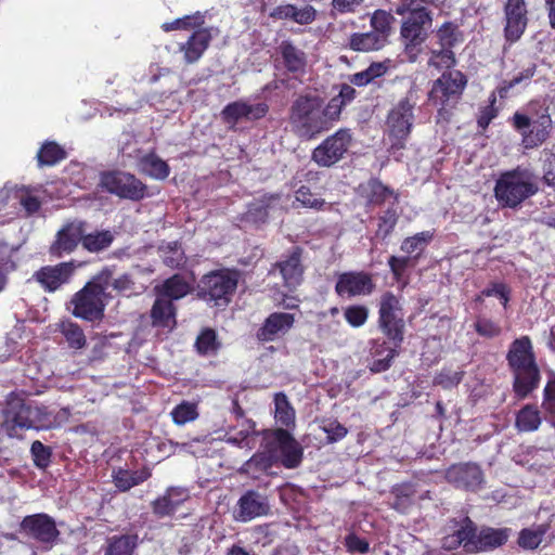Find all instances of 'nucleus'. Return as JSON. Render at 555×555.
<instances>
[{"label":"nucleus","mask_w":555,"mask_h":555,"mask_svg":"<svg viewBox=\"0 0 555 555\" xmlns=\"http://www.w3.org/2000/svg\"><path fill=\"white\" fill-rule=\"evenodd\" d=\"M83 227V222L75 221L61 229L57 232L55 242L50 247L51 254L62 257L64 254L72 253L79 242L82 243Z\"/></svg>","instance_id":"22"},{"label":"nucleus","mask_w":555,"mask_h":555,"mask_svg":"<svg viewBox=\"0 0 555 555\" xmlns=\"http://www.w3.org/2000/svg\"><path fill=\"white\" fill-rule=\"evenodd\" d=\"M539 190L537 177L527 168L517 167L501 173L496 180L494 195L498 202L515 208Z\"/></svg>","instance_id":"6"},{"label":"nucleus","mask_w":555,"mask_h":555,"mask_svg":"<svg viewBox=\"0 0 555 555\" xmlns=\"http://www.w3.org/2000/svg\"><path fill=\"white\" fill-rule=\"evenodd\" d=\"M375 284L369 273L345 272L338 276L335 291L340 297H356L370 295Z\"/></svg>","instance_id":"15"},{"label":"nucleus","mask_w":555,"mask_h":555,"mask_svg":"<svg viewBox=\"0 0 555 555\" xmlns=\"http://www.w3.org/2000/svg\"><path fill=\"white\" fill-rule=\"evenodd\" d=\"M346 321L353 327L362 326L369 317V310L364 306H349L344 311Z\"/></svg>","instance_id":"54"},{"label":"nucleus","mask_w":555,"mask_h":555,"mask_svg":"<svg viewBox=\"0 0 555 555\" xmlns=\"http://www.w3.org/2000/svg\"><path fill=\"white\" fill-rule=\"evenodd\" d=\"M101 185L121 198L140 201L145 196L146 186L135 176L125 171H109L101 176Z\"/></svg>","instance_id":"10"},{"label":"nucleus","mask_w":555,"mask_h":555,"mask_svg":"<svg viewBox=\"0 0 555 555\" xmlns=\"http://www.w3.org/2000/svg\"><path fill=\"white\" fill-rule=\"evenodd\" d=\"M385 43L386 41L383 39V35L375 34L374 31L353 34L349 41L351 49L361 52L379 50Z\"/></svg>","instance_id":"33"},{"label":"nucleus","mask_w":555,"mask_h":555,"mask_svg":"<svg viewBox=\"0 0 555 555\" xmlns=\"http://www.w3.org/2000/svg\"><path fill=\"white\" fill-rule=\"evenodd\" d=\"M263 452L255 454L249 464L269 468L281 463L286 468H296L302 460V448L285 429L267 430L263 436Z\"/></svg>","instance_id":"2"},{"label":"nucleus","mask_w":555,"mask_h":555,"mask_svg":"<svg viewBox=\"0 0 555 555\" xmlns=\"http://www.w3.org/2000/svg\"><path fill=\"white\" fill-rule=\"evenodd\" d=\"M149 477L150 473L145 469L135 472L119 469L113 475L115 486L121 491H127L132 487L140 485Z\"/></svg>","instance_id":"36"},{"label":"nucleus","mask_w":555,"mask_h":555,"mask_svg":"<svg viewBox=\"0 0 555 555\" xmlns=\"http://www.w3.org/2000/svg\"><path fill=\"white\" fill-rule=\"evenodd\" d=\"M412 98L413 93L410 91L388 114L387 125L390 134L399 141L405 140L411 132L414 121L413 109L416 105Z\"/></svg>","instance_id":"12"},{"label":"nucleus","mask_w":555,"mask_h":555,"mask_svg":"<svg viewBox=\"0 0 555 555\" xmlns=\"http://www.w3.org/2000/svg\"><path fill=\"white\" fill-rule=\"evenodd\" d=\"M294 322L295 318L292 313H271L258 331L257 336L262 341H273L284 336L293 327Z\"/></svg>","instance_id":"23"},{"label":"nucleus","mask_w":555,"mask_h":555,"mask_svg":"<svg viewBox=\"0 0 555 555\" xmlns=\"http://www.w3.org/2000/svg\"><path fill=\"white\" fill-rule=\"evenodd\" d=\"M512 125L520 133L525 147L533 149L547 140L553 120L545 102L532 101L513 115Z\"/></svg>","instance_id":"4"},{"label":"nucleus","mask_w":555,"mask_h":555,"mask_svg":"<svg viewBox=\"0 0 555 555\" xmlns=\"http://www.w3.org/2000/svg\"><path fill=\"white\" fill-rule=\"evenodd\" d=\"M295 198L306 208L321 209L325 205L324 199L312 194L310 189L305 185L296 191Z\"/></svg>","instance_id":"52"},{"label":"nucleus","mask_w":555,"mask_h":555,"mask_svg":"<svg viewBox=\"0 0 555 555\" xmlns=\"http://www.w3.org/2000/svg\"><path fill=\"white\" fill-rule=\"evenodd\" d=\"M30 403L12 400L9 403L3 427L10 437H18V430L29 429Z\"/></svg>","instance_id":"24"},{"label":"nucleus","mask_w":555,"mask_h":555,"mask_svg":"<svg viewBox=\"0 0 555 555\" xmlns=\"http://www.w3.org/2000/svg\"><path fill=\"white\" fill-rule=\"evenodd\" d=\"M160 257L166 266L178 268L184 262V251L177 242H170L159 247Z\"/></svg>","instance_id":"42"},{"label":"nucleus","mask_w":555,"mask_h":555,"mask_svg":"<svg viewBox=\"0 0 555 555\" xmlns=\"http://www.w3.org/2000/svg\"><path fill=\"white\" fill-rule=\"evenodd\" d=\"M39 165L52 166L65 157V152L53 142L46 143L37 154Z\"/></svg>","instance_id":"45"},{"label":"nucleus","mask_w":555,"mask_h":555,"mask_svg":"<svg viewBox=\"0 0 555 555\" xmlns=\"http://www.w3.org/2000/svg\"><path fill=\"white\" fill-rule=\"evenodd\" d=\"M175 493H176V490L171 489V490H169L167 492L166 495H164L163 498L157 499L153 503V511H154V513L159 515V516H166V515H169L172 512H175L177 506L183 500V499L173 500L172 496H173Z\"/></svg>","instance_id":"50"},{"label":"nucleus","mask_w":555,"mask_h":555,"mask_svg":"<svg viewBox=\"0 0 555 555\" xmlns=\"http://www.w3.org/2000/svg\"><path fill=\"white\" fill-rule=\"evenodd\" d=\"M323 430L326 433L327 439L331 442L338 441L347 435L346 427L336 421L328 422L327 424H325L323 426Z\"/></svg>","instance_id":"62"},{"label":"nucleus","mask_w":555,"mask_h":555,"mask_svg":"<svg viewBox=\"0 0 555 555\" xmlns=\"http://www.w3.org/2000/svg\"><path fill=\"white\" fill-rule=\"evenodd\" d=\"M269 511L268 498L257 491L249 490L238 499L234 516L236 520L246 522L267 515Z\"/></svg>","instance_id":"17"},{"label":"nucleus","mask_w":555,"mask_h":555,"mask_svg":"<svg viewBox=\"0 0 555 555\" xmlns=\"http://www.w3.org/2000/svg\"><path fill=\"white\" fill-rule=\"evenodd\" d=\"M170 414L177 425H184L198 416L196 404L186 401L177 405Z\"/></svg>","instance_id":"48"},{"label":"nucleus","mask_w":555,"mask_h":555,"mask_svg":"<svg viewBox=\"0 0 555 555\" xmlns=\"http://www.w3.org/2000/svg\"><path fill=\"white\" fill-rule=\"evenodd\" d=\"M440 48L451 49L457 41L456 27L451 23L443 24L437 31Z\"/></svg>","instance_id":"55"},{"label":"nucleus","mask_w":555,"mask_h":555,"mask_svg":"<svg viewBox=\"0 0 555 555\" xmlns=\"http://www.w3.org/2000/svg\"><path fill=\"white\" fill-rule=\"evenodd\" d=\"M114 240V235L111 231H96L93 233H82V246L92 253L101 251L107 248Z\"/></svg>","instance_id":"39"},{"label":"nucleus","mask_w":555,"mask_h":555,"mask_svg":"<svg viewBox=\"0 0 555 555\" xmlns=\"http://www.w3.org/2000/svg\"><path fill=\"white\" fill-rule=\"evenodd\" d=\"M371 25L375 34L383 35V39L387 41L390 29V15L385 11H376L372 18Z\"/></svg>","instance_id":"56"},{"label":"nucleus","mask_w":555,"mask_h":555,"mask_svg":"<svg viewBox=\"0 0 555 555\" xmlns=\"http://www.w3.org/2000/svg\"><path fill=\"white\" fill-rule=\"evenodd\" d=\"M17 196L20 198L21 205L24 207L28 215L38 211L40 208L39 199L30 195L27 191L22 190Z\"/></svg>","instance_id":"63"},{"label":"nucleus","mask_w":555,"mask_h":555,"mask_svg":"<svg viewBox=\"0 0 555 555\" xmlns=\"http://www.w3.org/2000/svg\"><path fill=\"white\" fill-rule=\"evenodd\" d=\"M267 209L268 206L262 204V202L253 203L248 208L247 218L255 222L264 221L268 216Z\"/></svg>","instance_id":"64"},{"label":"nucleus","mask_w":555,"mask_h":555,"mask_svg":"<svg viewBox=\"0 0 555 555\" xmlns=\"http://www.w3.org/2000/svg\"><path fill=\"white\" fill-rule=\"evenodd\" d=\"M56 418L46 406L30 404L29 429H48L56 426Z\"/></svg>","instance_id":"38"},{"label":"nucleus","mask_w":555,"mask_h":555,"mask_svg":"<svg viewBox=\"0 0 555 555\" xmlns=\"http://www.w3.org/2000/svg\"><path fill=\"white\" fill-rule=\"evenodd\" d=\"M221 344L217 334L211 328H205L197 336L195 341L196 350L202 356H214L219 350Z\"/></svg>","instance_id":"40"},{"label":"nucleus","mask_w":555,"mask_h":555,"mask_svg":"<svg viewBox=\"0 0 555 555\" xmlns=\"http://www.w3.org/2000/svg\"><path fill=\"white\" fill-rule=\"evenodd\" d=\"M506 359L514 375V390L520 398H525L540 382V371L530 338L522 336L515 339L509 346Z\"/></svg>","instance_id":"3"},{"label":"nucleus","mask_w":555,"mask_h":555,"mask_svg":"<svg viewBox=\"0 0 555 555\" xmlns=\"http://www.w3.org/2000/svg\"><path fill=\"white\" fill-rule=\"evenodd\" d=\"M476 332L483 337L492 338L501 334V327L489 319H478L475 323Z\"/></svg>","instance_id":"58"},{"label":"nucleus","mask_w":555,"mask_h":555,"mask_svg":"<svg viewBox=\"0 0 555 555\" xmlns=\"http://www.w3.org/2000/svg\"><path fill=\"white\" fill-rule=\"evenodd\" d=\"M275 420L282 425L289 426L295 421V412L284 393H278L274 400Z\"/></svg>","instance_id":"43"},{"label":"nucleus","mask_w":555,"mask_h":555,"mask_svg":"<svg viewBox=\"0 0 555 555\" xmlns=\"http://www.w3.org/2000/svg\"><path fill=\"white\" fill-rule=\"evenodd\" d=\"M537 65L530 64L528 67L520 70L509 81H504L499 88L498 93L501 98L507 96L508 91L520 83H527L535 74Z\"/></svg>","instance_id":"46"},{"label":"nucleus","mask_w":555,"mask_h":555,"mask_svg":"<svg viewBox=\"0 0 555 555\" xmlns=\"http://www.w3.org/2000/svg\"><path fill=\"white\" fill-rule=\"evenodd\" d=\"M389 61L372 63L367 68L349 76V82L364 87L376 78L384 76L389 69Z\"/></svg>","instance_id":"35"},{"label":"nucleus","mask_w":555,"mask_h":555,"mask_svg":"<svg viewBox=\"0 0 555 555\" xmlns=\"http://www.w3.org/2000/svg\"><path fill=\"white\" fill-rule=\"evenodd\" d=\"M138 167L142 173L157 180H164L169 175V166L154 153L141 157Z\"/></svg>","instance_id":"31"},{"label":"nucleus","mask_w":555,"mask_h":555,"mask_svg":"<svg viewBox=\"0 0 555 555\" xmlns=\"http://www.w3.org/2000/svg\"><path fill=\"white\" fill-rule=\"evenodd\" d=\"M428 232L417 233L412 237H408L403 241L401 249L406 254L421 253L430 240Z\"/></svg>","instance_id":"53"},{"label":"nucleus","mask_w":555,"mask_h":555,"mask_svg":"<svg viewBox=\"0 0 555 555\" xmlns=\"http://www.w3.org/2000/svg\"><path fill=\"white\" fill-rule=\"evenodd\" d=\"M211 40L209 29L202 28L193 33L189 40L181 44L180 51L184 53L186 63L192 64L201 59Z\"/></svg>","instance_id":"25"},{"label":"nucleus","mask_w":555,"mask_h":555,"mask_svg":"<svg viewBox=\"0 0 555 555\" xmlns=\"http://www.w3.org/2000/svg\"><path fill=\"white\" fill-rule=\"evenodd\" d=\"M192 286L189 281L179 274L167 279L160 286H156L157 296L172 300H178L186 296Z\"/></svg>","instance_id":"26"},{"label":"nucleus","mask_w":555,"mask_h":555,"mask_svg":"<svg viewBox=\"0 0 555 555\" xmlns=\"http://www.w3.org/2000/svg\"><path fill=\"white\" fill-rule=\"evenodd\" d=\"M356 93L354 88L350 85H341L338 95L331 99L327 103V113L332 118H335V120L338 119L343 107L354 100Z\"/></svg>","instance_id":"37"},{"label":"nucleus","mask_w":555,"mask_h":555,"mask_svg":"<svg viewBox=\"0 0 555 555\" xmlns=\"http://www.w3.org/2000/svg\"><path fill=\"white\" fill-rule=\"evenodd\" d=\"M61 332L72 348L80 349L86 345L85 334L76 323L63 322L61 324Z\"/></svg>","instance_id":"47"},{"label":"nucleus","mask_w":555,"mask_h":555,"mask_svg":"<svg viewBox=\"0 0 555 555\" xmlns=\"http://www.w3.org/2000/svg\"><path fill=\"white\" fill-rule=\"evenodd\" d=\"M237 285L236 274L227 270L214 271L203 276L198 295L217 306L227 305Z\"/></svg>","instance_id":"8"},{"label":"nucleus","mask_w":555,"mask_h":555,"mask_svg":"<svg viewBox=\"0 0 555 555\" xmlns=\"http://www.w3.org/2000/svg\"><path fill=\"white\" fill-rule=\"evenodd\" d=\"M74 261L61 262L55 266H47L38 270L34 278L36 281L48 292H54L60 288L63 284L69 282L76 268Z\"/></svg>","instance_id":"16"},{"label":"nucleus","mask_w":555,"mask_h":555,"mask_svg":"<svg viewBox=\"0 0 555 555\" xmlns=\"http://www.w3.org/2000/svg\"><path fill=\"white\" fill-rule=\"evenodd\" d=\"M151 317L153 324L156 326L172 328L176 324L172 302L159 296H157L152 307Z\"/></svg>","instance_id":"28"},{"label":"nucleus","mask_w":555,"mask_h":555,"mask_svg":"<svg viewBox=\"0 0 555 555\" xmlns=\"http://www.w3.org/2000/svg\"><path fill=\"white\" fill-rule=\"evenodd\" d=\"M108 286H112L116 292L126 294L127 296L137 295L144 291L143 285H137L129 274H121L114 278L112 271V281Z\"/></svg>","instance_id":"44"},{"label":"nucleus","mask_w":555,"mask_h":555,"mask_svg":"<svg viewBox=\"0 0 555 555\" xmlns=\"http://www.w3.org/2000/svg\"><path fill=\"white\" fill-rule=\"evenodd\" d=\"M548 528V525L540 524L520 530L517 539L518 546L526 551L537 550L543 542Z\"/></svg>","instance_id":"30"},{"label":"nucleus","mask_w":555,"mask_h":555,"mask_svg":"<svg viewBox=\"0 0 555 555\" xmlns=\"http://www.w3.org/2000/svg\"><path fill=\"white\" fill-rule=\"evenodd\" d=\"M470 533V519L464 518L459 528L454 530L452 534L443 538L442 546L446 550H454L462 545L465 550V543L469 540Z\"/></svg>","instance_id":"41"},{"label":"nucleus","mask_w":555,"mask_h":555,"mask_svg":"<svg viewBox=\"0 0 555 555\" xmlns=\"http://www.w3.org/2000/svg\"><path fill=\"white\" fill-rule=\"evenodd\" d=\"M334 120L319 95H299L289 108L292 130L305 140H311L328 130Z\"/></svg>","instance_id":"1"},{"label":"nucleus","mask_w":555,"mask_h":555,"mask_svg":"<svg viewBox=\"0 0 555 555\" xmlns=\"http://www.w3.org/2000/svg\"><path fill=\"white\" fill-rule=\"evenodd\" d=\"M112 281V269L99 272L70 301L72 313L87 321L101 320L104 315L106 289Z\"/></svg>","instance_id":"5"},{"label":"nucleus","mask_w":555,"mask_h":555,"mask_svg":"<svg viewBox=\"0 0 555 555\" xmlns=\"http://www.w3.org/2000/svg\"><path fill=\"white\" fill-rule=\"evenodd\" d=\"M350 143L349 130L339 129L313 150L312 159L322 167H331L343 158Z\"/></svg>","instance_id":"11"},{"label":"nucleus","mask_w":555,"mask_h":555,"mask_svg":"<svg viewBox=\"0 0 555 555\" xmlns=\"http://www.w3.org/2000/svg\"><path fill=\"white\" fill-rule=\"evenodd\" d=\"M447 480L456 488L476 491L483 482V474L476 464L465 463L451 466L446 473Z\"/></svg>","instance_id":"19"},{"label":"nucleus","mask_w":555,"mask_h":555,"mask_svg":"<svg viewBox=\"0 0 555 555\" xmlns=\"http://www.w3.org/2000/svg\"><path fill=\"white\" fill-rule=\"evenodd\" d=\"M505 35L509 41L520 38L527 26V9L524 0H507L505 5Z\"/></svg>","instance_id":"21"},{"label":"nucleus","mask_w":555,"mask_h":555,"mask_svg":"<svg viewBox=\"0 0 555 555\" xmlns=\"http://www.w3.org/2000/svg\"><path fill=\"white\" fill-rule=\"evenodd\" d=\"M266 103L251 104L246 101H235L228 104L221 112L222 119L234 127L240 120H257L268 113Z\"/></svg>","instance_id":"18"},{"label":"nucleus","mask_w":555,"mask_h":555,"mask_svg":"<svg viewBox=\"0 0 555 555\" xmlns=\"http://www.w3.org/2000/svg\"><path fill=\"white\" fill-rule=\"evenodd\" d=\"M21 529L28 537L50 545L54 544L60 535L54 519L47 514H34L24 517Z\"/></svg>","instance_id":"14"},{"label":"nucleus","mask_w":555,"mask_h":555,"mask_svg":"<svg viewBox=\"0 0 555 555\" xmlns=\"http://www.w3.org/2000/svg\"><path fill=\"white\" fill-rule=\"evenodd\" d=\"M430 26L431 18L427 11H416L409 15L401 26V36L406 47L421 44L426 39Z\"/></svg>","instance_id":"20"},{"label":"nucleus","mask_w":555,"mask_h":555,"mask_svg":"<svg viewBox=\"0 0 555 555\" xmlns=\"http://www.w3.org/2000/svg\"><path fill=\"white\" fill-rule=\"evenodd\" d=\"M285 68L293 74H301L307 65L306 54L288 41H283L279 47Z\"/></svg>","instance_id":"27"},{"label":"nucleus","mask_w":555,"mask_h":555,"mask_svg":"<svg viewBox=\"0 0 555 555\" xmlns=\"http://www.w3.org/2000/svg\"><path fill=\"white\" fill-rule=\"evenodd\" d=\"M278 267L286 286L296 287L301 282L304 270L300 264L299 253L294 251L287 259L281 261Z\"/></svg>","instance_id":"29"},{"label":"nucleus","mask_w":555,"mask_h":555,"mask_svg":"<svg viewBox=\"0 0 555 555\" xmlns=\"http://www.w3.org/2000/svg\"><path fill=\"white\" fill-rule=\"evenodd\" d=\"M462 377V372L446 371L441 372L438 376L435 377V384L440 385L443 388H451L460 384Z\"/></svg>","instance_id":"60"},{"label":"nucleus","mask_w":555,"mask_h":555,"mask_svg":"<svg viewBox=\"0 0 555 555\" xmlns=\"http://www.w3.org/2000/svg\"><path fill=\"white\" fill-rule=\"evenodd\" d=\"M137 545V535H114L107 540L104 555H132Z\"/></svg>","instance_id":"32"},{"label":"nucleus","mask_w":555,"mask_h":555,"mask_svg":"<svg viewBox=\"0 0 555 555\" xmlns=\"http://www.w3.org/2000/svg\"><path fill=\"white\" fill-rule=\"evenodd\" d=\"M430 66L436 68H450L455 64L454 53L451 49L440 48L439 50H433L431 56L428 61Z\"/></svg>","instance_id":"51"},{"label":"nucleus","mask_w":555,"mask_h":555,"mask_svg":"<svg viewBox=\"0 0 555 555\" xmlns=\"http://www.w3.org/2000/svg\"><path fill=\"white\" fill-rule=\"evenodd\" d=\"M423 3L424 0H400L395 11L399 15H412L416 11H426Z\"/></svg>","instance_id":"61"},{"label":"nucleus","mask_w":555,"mask_h":555,"mask_svg":"<svg viewBox=\"0 0 555 555\" xmlns=\"http://www.w3.org/2000/svg\"><path fill=\"white\" fill-rule=\"evenodd\" d=\"M541 422L539 409L535 405L527 404L518 411L515 425L519 431L530 433L537 430Z\"/></svg>","instance_id":"34"},{"label":"nucleus","mask_w":555,"mask_h":555,"mask_svg":"<svg viewBox=\"0 0 555 555\" xmlns=\"http://www.w3.org/2000/svg\"><path fill=\"white\" fill-rule=\"evenodd\" d=\"M30 451L36 466L40 468L48 466L51 455L49 448L43 446L40 441L36 440L33 442Z\"/></svg>","instance_id":"57"},{"label":"nucleus","mask_w":555,"mask_h":555,"mask_svg":"<svg viewBox=\"0 0 555 555\" xmlns=\"http://www.w3.org/2000/svg\"><path fill=\"white\" fill-rule=\"evenodd\" d=\"M543 406L551 414V422L555 426V380L548 382L545 386Z\"/></svg>","instance_id":"59"},{"label":"nucleus","mask_w":555,"mask_h":555,"mask_svg":"<svg viewBox=\"0 0 555 555\" xmlns=\"http://www.w3.org/2000/svg\"><path fill=\"white\" fill-rule=\"evenodd\" d=\"M204 24V15L199 12L194 15H186L182 18H177L171 23H164L162 28L165 31H171L176 29H188L190 27H196Z\"/></svg>","instance_id":"49"},{"label":"nucleus","mask_w":555,"mask_h":555,"mask_svg":"<svg viewBox=\"0 0 555 555\" xmlns=\"http://www.w3.org/2000/svg\"><path fill=\"white\" fill-rule=\"evenodd\" d=\"M379 326L398 347L403 340V319L399 299L392 293H385L379 302Z\"/></svg>","instance_id":"9"},{"label":"nucleus","mask_w":555,"mask_h":555,"mask_svg":"<svg viewBox=\"0 0 555 555\" xmlns=\"http://www.w3.org/2000/svg\"><path fill=\"white\" fill-rule=\"evenodd\" d=\"M467 83L465 76L459 70L443 73L434 81L428 93V102L437 107L441 118H447L451 108L459 102Z\"/></svg>","instance_id":"7"},{"label":"nucleus","mask_w":555,"mask_h":555,"mask_svg":"<svg viewBox=\"0 0 555 555\" xmlns=\"http://www.w3.org/2000/svg\"><path fill=\"white\" fill-rule=\"evenodd\" d=\"M508 529L485 527L477 529L470 520L469 540L465 543L467 553L488 552L502 546L508 539Z\"/></svg>","instance_id":"13"}]
</instances>
